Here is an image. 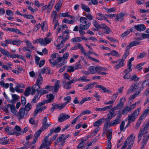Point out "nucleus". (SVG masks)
Segmentation results:
<instances>
[{
	"mask_svg": "<svg viewBox=\"0 0 149 149\" xmlns=\"http://www.w3.org/2000/svg\"><path fill=\"white\" fill-rule=\"evenodd\" d=\"M105 134L107 135V139L108 140V143L107 149H111V144L110 142V141L112 137V130L110 129L106 131V132H104L103 134Z\"/></svg>",
	"mask_w": 149,
	"mask_h": 149,
	"instance_id": "nucleus-5",
	"label": "nucleus"
},
{
	"mask_svg": "<svg viewBox=\"0 0 149 149\" xmlns=\"http://www.w3.org/2000/svg\"><path fill=\"white\" fill-rule=\"evenodd\" d=\"M97 72L99 74H100L102 72H104L107 70V69L102 67L99 66H97Z\"/></svg>",
	"mask_w": 149,
	"mask_h": 149,
	"instance_id": "nucleus-33",
	"label": "nucleus"
},
{
	"mask_svg": "<svg viewBox=\"0 0 149 149\" xmlns=\"http://www.w3.org/2000/svg\"><path fill=\"white\" fill-rule=\"evenodd\" d=\"M66 41V39H63L62 40H61V43L58 45H56V46L58 49H60L63 46V44Z\"/></svg>",
	"mask_w": 149,
	"mask_h": 149,
	"instance_id": "nucleus-51",
	"label": "nucleus"
},
{
	"mask_svg": "<svg viewBox=\"0 0 149 149\" xmlns=\"http://www.w3.org/2000/svg\"><path fill=\"white\" fill-rule=\"evenodd\" d=\"M125 101V98H122L120 99V103L118 104L115 107H113L112 108L114 109V111L118 109H120L122 108L124 105V102Z\"/></svg>",
	"mask_w": 149,
	"mask_h": 149,
	"instance_id": "nucleus-9",
	"label": "nucleus"
},
{
	"mask_svg": "<svg viewBox=\"0 0 149 149\" xmlns=\"http://www.w3.org/2000/svg\"><path fill=\"white\" fill-rule=\"evenodd\" d=\"M5 131L6 132L8 133L10 135H13L15 134L17 135H18L19 134V133H17L16 132H10V130H11V129L9 128V127H7L5 128Z\"/></svg>",
	"mask_w": 149,
	"mask_h": 149,
	"instance_id": "nucleus-39",
	"label": "nucleus"
},
{
	"mask_svg": "<svg viewBox=\"0 0 149 149\" xmlns=\"http://www.w3.org/2000/svg\"><path fill=\"white\" fill-rule=\"evenodd\" d=\"M114 111V109L112 108L107 114V119L110 120L116 116V114H115Z\"/></svg>",
	"mask_w": 149,
	"mask_h": 149,
	"instance_id": "nucleus-13",
	"label": "nucleus"
},
{
	"mask_svg": "<svg viewBox=\"0 0 149 149\" xmlns=\"http://www.w3.org/2000/svg\"><path fill=\"white\" fill-rule=\"evenodd\" d=\"M125 14L124 13L121 12L117 15L116 18L117 20L120 21H122L123 19V17Z\"/></svg>",
	"mask_w": 149,
	"mask_h": 149,
	"instance_id": "nucleus-32",
	"label": "nucleus"
},
{
	"mask_svg": "<svg viewBox=\"0 0 149 149\" xmlns=\"http://www.w3.org/2000/svg\"><path fill=\"white\" fill-rule=\"evenodd\" d=\"M141 37H139L138 38L139 40H142L146 38H149V37L146 33H141Z\"/></svg>",
	"mask_w": 149,
	"mask_h": 149,
	"instance_id": "nucleus-55",
	"label": "nucleus"
},
{
	"mask_svg": "<svg viewBox=\"0 0 149 149\" xmlns=\"http://www.w3.org/2000/svg\"><path fill=\"white\" fill-rule=\"evenodd\" d=\"M82 9L87 12H89L90 11V9L86 5L81 3V4Z\"/></svg>",
	"mask_w": 149,
	"mask_h": 149,
	"instance_id": "nucleus-41",
	"label": "nucleus"
},
{
	"mask_svg": "<svg viewBox=\"0 0 149 149\" xmlns=\"http://www.w3.org/2000/svg\"><path fill=\"white\" fill-rule=\"evenodd\" d=\"M130 111H131V109L129 108V107L128 106H126L121 111V113L123 114H126Z\"/></svg>",
	"mask_w": 149,
	"mask_h": 149,
	"instance_id": "nucleus-30",
	"label": "nucleus"
},
{
	"mask_svg": "<svg viewBox=\"0 0 149 149\" xmlns=\"http://www.w3.org/2000/svg\"><path fill=\"white\" fill-rule=\"evenodd\" d=\"M0 51L4 55L8 57L12 58V54H10L9 52L5 49L0 47Z\"/></svg>",
	"mask_w": 149,
	"mask_h": 149,
	"instance_id": "nucleus-22",
	"label": "nucleus"
},
{
	"mask_svg": "<svg viewBox=\"0 0 149 149\" xmlns=\"http://www.w3.org/2000/svg\"><path fill=\"white\" fill-rule=\"evenodd\" d=\"M27 114V112L25 111V109L24 108H22L19 110V113L16 115L19 119H21Z\"/></svg>",
	"mask_w": 149,
	"mask_h": 149,
	"instance_id": "nucleus-8",
	"label": "nucleus"
},
{
	"mask_svg": "<svg viewBox=\"0 0 149 149\" xmlns=\"http://www.w3.org/2000/svg\"><path fill=\"white\" fill-rule=\"evenodd\" d=\"M53 24L54 25V29H55L56 26H57L59 24L58 22V19H56L55 18H54L53 21Z\"/></svg>",
	"mask_w": 149,
	"mask_h": 149,
	"instance_id": "nucleus-62",
	"label": "nucleus"
},
{
	"mask_svg": "<svg viewBox=\"0 0 149 149\" xmlns=\"http://www.w3.org/2000/svg\"><path fill=\"white\" fill-rule=\"evenodd\" d=\"M149 111V106L144 111L143 114L139 118V120H142L145 117H146L148 114Z\"/></svg>",
	"mask_w": 149,
	"mask_h": 149,
	"instance_id": "nucleus-24",
	"label": "nucleus"
},
{
	"mask_svg": "<svg viewBox=\"0 0 149 149\" xmlns=\"http://www.w3.org/2000/svg\"><path fill=\"white\" fill-rule=\"evenodd\" d=\"M62 4V1L61 0L59 1L55 6V8L56 10H59V9L61 7Z\"/></svg>",
	"mask_w": 149,
	"mask_h": 149,
	"instance_id": "nucleus-44",
	"label": "nucleus"
},
{
	"mask_svg": "<svg viewBox=\"0 0 149 149\" xmlns=\"http://www.w3.org/2000/svg\"><path fill=\"white\" fill-rule=\"evenodd\" d=\"M145 134H144V133L143 132H142V133L141 134V136L139 138V139L138 140V141L139 142L141 139V138L143 135V140L142 142V145L141 147V149H143L145 147V146L146 145V143L148 140L149 139L148 137H146V136L145 135Z\"/></svg>",
	"mask_w": 149,
	"mask_h": 149,
	"instance_id": "nucleus-10",
	"label": "nucleus"
},
{
	"mask_svg": "<svg viewBox=\"0 0 149 149\" xmlns=\"http://www.w3.org/2000/svg\"><path fill=\"white\" fill-rule=\"evenodd\" d=\"M7 138L6 137L0 139V142L3 144H8V141H7Z\"/></svg>",
	"mask_w": 149,
	"mask_h": 149,
	"instance_id": "nucleus-59",
	"label": "nucleus"
},
{
	"mask_svg": "<svg viewBox=\"0 0 149 149\" xmlns=\"http://www.w3.org/2000/svg\"><path fill=\"white\" fill-rule=\"evenodd\" d=\"M77 81L76 78H74L72 80L69 81L63 82L64 87L66 89L70 88H71V84L74 82Z\"/></svg>",
	"mask_w": 149,
	"mask_h": 149,
	"instance_id": "nucleus-12",
	"label": "nucleus"
},
{
	"mask_svg": "<svg viewBox=\"0 0 149 149\" xmlns=\"http://www.w3.org/2000/svg\"><path fill=\"white\" fill-rule=\"evenodd\" d=\"M47 97L48 98L46 100L47 103H49L52 102L54 97V95L52 94H49L47 95Z\"/></svg>",
	"mask_w": 149,
	"mask_h": 149,
	"instance_id": "nucleus-28",
	"label": "nucleus"
},
{
	"mask_svg": "<svg viewBox=\"0 0 149 149\" xmlns=\"http://www.w3.org/2000/svg\"><path fill=\"white\" fill-rule=\"evenodd\" d=\"M67 104L66 102L62 104H56L53 106L52 108L54 109H59L60 110L62 109Z\"/></svg>",
	"mask_w": 149,
	"mask_h": 149,
	"instance_id": "nucleus-19",
	"label": "nucleus"
},
{
	"mask_svg": "<svg viewBox=\"0 0 149 149\" xmlns=\"http://www.w3.org/2000/svg\"><path fill=\"white\" fill-rule=\"evenodd\" d=\"M38 42L41 45L45 46V39L42 38H40L38 40Z\"/></svg>",
	"mask_w": 149,
	"mask_h": 149,
	"instance_id": "nucleus-64",
	"label": "nucleus"
},
{
	"mask_svg": "<svg viewBox=\"0 0 149 149\" xmlns=\"http://www.w3.org/2000/svg\"><path fill=\"white\" fill-rule=\"evenodd\" d=\"M46 108V107L45 106L40 107H36L34 111V116H36L39 113L41 112L42 110L45 109Z\"/></svg>",
	"mask_w": 149,
	"mask_h": 149,
	"instance_id": "nucleus-21",
	"label": "nucleus"
},
{
	"mask_svg": "<svg viewBox=\"0 0 149 149\" xmlns=\"http://www.w3.org/2000/svg\"><path fill=\"white\" fill-rule=\"evenodd\" d=\"M100 28H103V29L102 30L103 32L107 34H109L111 31L110 29L104 24H102V26L100 27Z\"/></svg>",
	"mask_w": 149,
	"mask_h": 149,
	"instance_id": "nucleus-18",
	"label": "nucleus"
},
{
	"mask_svg": "<svg viewBox=\"0 0 149 149\" xmlns=\"http://www.w3.org/2000/svg\"><path fill=\"white\" fill-rule=\"evenodd\" d=\"M71 41L73 42H77L81 41V38L80 37H76L72 38Z\"/></svg>",
	"mask_w": 149,
	"mask_h": 149,
	"instance_id": "nucleus-45",
	"label": "nucleus"
},
{
	"mask_svg": "<svg viewBox=\"0 0 149 149\" xmlns=\"http://www.w3.org/2000/svg\"><path fill=\"white\" fill-rule=\"evenodd\" d=\"M49 69L47 67L43 68L41 70L40 73L42 74H43L46 72V74H49L50 73L49 72Z\"/></svg>",
	"mask_w": 149,
	"mask_h": 149,
	"instance_id": "nucleus-50",
	"label": "nucleus"
},
{
	"mask_svg": "<svg viewBox=\"0 0 149 149\" xmlns=\"http://www.w3.org/2000/svg\"><path fill=\"white\" fill-rule=\"evenodd\" d=\"M112 106L110 105L108 106H106L103 108L96 107L94 108V110L96 111H105L108 109H110L112 107Z\"/></svg>",
	"mask_w": 149,
	"mask_h": 149,
	"instance_id": "nucleus-23",
	"label": "nucleus"
},
{
	"mask_svg": "<svg viewBox=\"0 0 149 149\" xmlns=\"http://www.w3.org/2000/svg\"><path fill=\"white\" fill-rule=\"evenodd\" d=\"M75 70V68L73 66H68L67 67V70L68 72H72Z\"/></svg>",
	"mask_w": 149,
	"mask_h": 149,
	"instance_id": "nucleus-58",
	"label": "nucleus"
},
{
	"mask_svg": "<svg viewBox=\"0 0 149 149\" xmlns=\"http://www.w3.org/2000/svg\"><path fill=\"white\" fill-rule=\"evenodd\" d=\"M95 86L96 88H100V90L103 91L104 92H107L109 93H111V91L107 89L101 85H96Z\"/></svg>",
	"mask_w": 149,
	"mask_h": 149,
	"instance_id": "nucleus-29",
	"label": "nucleus"
},
{
	"mask_svg": "<svg viewBox=\"0 0 149 149\" xmlns=\"http://www.w3.org/2000/svg\"><path fill=\"white\" fill-rule=\"evenodd\" d=\"M8 107H10L11 111L13 113L16 114L17 111L15 109V107L13 105L9 104Z\"/></svg>",
	"mask_w": 149,
	"mask_h": 149,
	"instance_id": "nucleus-53",
	"label": "nucleus"
},
{
	"mask_svg": "<svg viewBox=\"0 0 149 149\" xmlns=\"http://www.w3.org/2000/svg\"><path fill=\"white\" fill-rule=\"evenodd\" d=\"M135 28L137 31H141L145 30L146 29V27L143 24H139L135 25Z\"/></svg>",
	"mask_w": 149,
	"mask_h": 149,
	"instance_id": "nucleus-17",
	"label": "nucleus"
},
{
	"mask_svg": "<svg viewBox=\"0 0 149 149\" xmlns=\"http://www.w3.org/2000/svg\"><path fill=\"white\" fill-rule=\"evenodd\" d=\"M43 81V78L40 75H39L37 78L36 81V85H34L32 87V91L31 93L34 94L36 91H38L39 90L40 87V85L42 84Z\"/></svg>",
	"mask_w": 149,
	"mask_h": 149,
	"instance_id": "nucleus-3",
	"label": "nucleus"
},
{
	"mask_svg": "<svg viewBox=\"0 0 149 149\" xmlns=\"http://www.w3.org/2000/svg\"><path fill=\"white\" fill-rule=\"evenodd\" d=\"M68 13L67 12L65 13H61L60 14L61 16L62 17H67L71 18H74V17L73 16H72L68 14Z\"/></svg>",
	"mask_w": 149,
	"mask_h": 149,
	"instance_id": "nucleus-54",
	"label": "nucleus"
},
{
	"mask_svg": "<svg viewBox=\"0 0 149 149\" xmlns=\"http://www.w3.org/2000/svg\"><path fill=\"white\" fill-rule=\"evenodd\" d=\"M141 108L139 107L135 110L132 113L128 116L127 117L128 121V125H129L132 122H134L139 115Z\"/></svg>",
	"mask_w": 149,
	"mask_h": 149,
	"instance_id": "nucleus-4",
	"label": "nucleus"
},
{
	"mask_svg": "<svg viewBox=\"0 0 149 149\" xmlns=\"http://www.w3.org/2000/svg\"><path fill=\"white\" fill-rule=\"evenodd\" d=\"M106 119V118H102L99 119L94 123L93 126L95 127L100 126L105 120Z\"/></svg>",
	"mask_w": 149,
	"mask_h": 149,
	"instance_id": "nucleus-25",
	"label": "nucleus"
},
{
	"mask_svg": "<svg viewBox=\"0 0 149 149\" xmlns=\"http://www.w3.org/2000/svg\"><path fill=\"white\" fill-rule=\"evenodd\" d=\"M90 22H88V23L85 25L82 24H80L79 26V32L80 34L81 35H83L85 33V32L83 30L87 29H88L90 25Z\"/></svg>",
	"mask_w": 149,
	"mask_h": 149,
	"instance_id": "nucleus-6",
	"label": "nucleus"
},
{
	"mask_svg": "<svg viewBox=\"0 0 149 149\" xmlns=\"http://www.w3.org/2000/svg\"><path fill=\"white\" fill-rule=\"evenodd\" d=\"M119 118H117L116 119L111 121L110 123L111 126H112L119 124L120 122Z\"/></svg>",
	"mask_w": 149,
	"mask_h": 149,
	"instance_id": "nucleus-38",
	"label": "nucleus"
},
{
	"mask_svg": "<svg viewBox=\"0 0 149 149\" xmlns=\"http://www.w3.org/2000/svg\"><path fill=\"white\" fill-rule=\"evenodd\" d=\"M51 123H45L44 124H42V126L40 128L43 131L45 130V129H47L48 127L51 125Z\"/></svg>",
	"mask_w": 149,
	"mask_h": 149,
	"instance_id": "nucleus-46",
	"label": "nucleus"
},
{
	"mask_svg": "<svg viewBox=\"0 0 149 149\" xmlns=\"http://www.w3.org/2000/svg\"><path fill=\"white\" fill-rule=\"evenodd\" d=\"M89 69L91 74H93L97 72V66L96 67L94 66L90 67H89Z\"/></svg>",
	"mask_w": 149,
	"mask_h": 149,
	"instance_id": "nucleus-43",
	"label": "nucleus"
},
{
	"mask_svg": "<svg viewBox=\"0 0 149 149\" xmlns=\"http://www.w3.org/2000/svg\"><path fill=\"white\" fill-rule=\"evenodd\" d=\"M70 135L69 134H68L66 135H65L64 134H62L57 138L56 140V142L58 143L61 141H62V142L61 143L60 145H61V146H63L64 145L66 139Z\"/></svg>",
	"mask_w": 149,
	"mask_h": 149,
	"instance_id": "nucleus-7",
	"label": "nucleus"
},
{
	"mask_svg": "<svg viewBox=\"0 0 149 149\" xmlns=\"http://www.w3.org/2000/svg\"><path fill=\"white\" fill-rule=\"evenodd\" d=\"M97 15L96 19L100 21L104 20L108 22H109L108 18L106 17V14L104 15L100 13H96Z\"/></svg>",
	"mask_w": 149,
	"mask_h": 149,
	"instance_id": "nucleus-11",
	"label": "nucleus"
},
{
	"mask_svg": "<svg viewBox=\"0 0 149 149\" xmlns=\"http://www.w3.org/2000/svg\"><path fill=\"white\" fill-rule=\"evenodd\" d=\"M48 139H45V137L44 138L42 143L41 145V147H48L50 145L51 142L50 141L48 140Z\"/></svg>",
	"mask_w": 149,
	"mask_h": 149,
	"instance_id": "nucleus-20",
	"label": "nucleus"
},
{
	"mask_svg": "<svg viewBox=\"0 0 149 149\" xmlns=\"http://www.w3.org/2000/svg\"><path fill=\"white\" fill-rule=\"evenodd\" d=\"M138 87L136 84H133L130 87L129 90V92H134L138 89Z\"/></svg>",
	"mask_w": 149,
	"mask_h": 149,
	"instance_id": "nucleus-34",
	"label": "nucleus"
},
{
	"mask_svg": "<svg viewBox=\"0 0 149 149\" xmlns=\"http://www.w3.org/2000/svg\"><path fill=\"white\" fill-rule=\"evenodd\" d=\"M41 26L42 30L43 31H45L47 29L48 26L46 21H44L41 23Z\"/></svg>",
	"mask_w": 149,
	"mask_h": 149,
	"instance_id": "nucleus-31",
	"label": "nucleus"
},
{
	"mask_svg": "<svg viewBox=\"0 0 149 149\" xmlns=\"http://www.w3.org/2000/svg\"><path fill=\"white\" fill-rule=\"evenodd\" d=\"M117 61L118 62V63L116 64L114 66L115 69L117 70L124 65V61L120 59L117 60Z\"/></svg>",
	"mask_w": 149,
	"mask_h": 149,
	"instance_id": "nucleus-15",
	"label": "nucleus"
},
{
	"mask_svg": "<svg viewBox=\"0 0 149 149\" xmlns=\"http://www.w3.org/2000/svg\"><path fill=\"white\" fill-rule=\"evenodd\" d=\"M47 50L46 48H44L42 51V52L37 51V52L38 54L42 55L43 54H47Z\"/></svg>",
	"mask_w": 149,
	"mask_h": 149,
	"instance_id": "nucleus-63",
	"label": "nucleus"
},
{
	"mask_svg": "<svg viewBox=\"0 0 149 149\" xmlns=\"http://www.w3.org/2000/svg\"><path fill=\"white\" fill-rule=\"evenodd\" d=\"M69 56V53L68 52L65 53L63 55V57H59L57 59V60L58 62H60L61 61H62L63 59H67Z\"/></svg>",
	"mask_w": 149,
	"mask_h": 149,
	"instance_id": "nucleus-35",
	"label": "nucleus"
},
{
	"mask_svg": "<svg viewBox=\"0 0 149 149\" xmlns=\"http://www.w3.org/2000/svg\"><path fill=\"white\" fill-rule=\"evenodd\" d=\"M21 86L20 84H17L15 88V90L18 93H22L23 91V90L20 88Z\"/></svg>",
	"mask_w": 149,
	"mask_h": 149,
	"instance_id": "nucleus-49",
	"label": "nucleus"
},
{
	"mask_svg": "<svg viewBox=\"0 0 149 149\" xmlns=\"http://www.w3.org/2000/svg\"><path fill=\"white\" fill-rule=\"evenodd\" d=\"M13 44L18 46L21 44L22 42L18 39H17L13 40Z\"/></svg>",
	"mask_w": 149,
	"mask_h": 149,
	"instance_id": "nucleus-60",
	"label": "nucleus"
},
{
	"mask_svg": "<svg viewBox=\"0 0 149 149\" xmlns=\"http://www.w3.org/2000/svg\"><path fill=\"white\" fill-rule=\"evenodd\" d=\"M70 116L66 114L61 113L58 117V120L60 122H62L70 118Z\"/></svg>",
	"mask_w": 149,
	"mask_h": 149,
	"instance_id": "nucleus-14",
	"label": "nucleus"
},
{
	"mask_svg": "<svg viewBox=\"0 0 149 149\" xmlns=\"http://www.w3.org/2000/svg\"><path fill=\"white\" fill-rule=\"evenodd\" d=\"M149 126V123H147L146 125H145L144 128H143V129L142 130L140 131L138 136V138H139L142 135H141V133H142V132H143L144 133V134H145L146 133H147L146 130L147 129H148Z\"/></svg>",
	"mask_w": 149,
	"mask_h": 149,
	"instance_id": "nucleus-26",
	"label": "nucleus"
},
{
	"mask_svg": "<svg viewBox=\"0 0 149 149\" xmlns=\"http://www.w3.org/2000/svg\"><path fill=\"white\" fill-rule=\"evenodd\" d=\"M111 55L113 56L116 57H119L120 55L118 53V52L116 50H113L111 52Z\"/></svg>",
	"mask_w": 149,
	"mask_h": 149,
	"instance_id": "nucleus-61",
	"label": "nucleus"
},
{
	"mask_svg": "<svg viewBox=\"0 0 149 149\" xmlns=\"http://www.w3.org/2000/svg\"><path fill=\"white\" fill-rule=\"evenodd\" d=\"M25 43H26V46L29 48L34 49V47L32 45L31 43L26 39L24 40Z\"/></svg>",
	"mask_w": 149,
	"mask_h": 149,
	"instance_id": "nucleus-37",
	"label": "nucleus"
},
{
	"mask_svg": "<svg viewBox=\"0 0 149 149\" xmlns=\"http://www.w3.org/2000/svg\"><path fill=\"white\" fill-rule=\"evenodd\" d=\"M58 54L56 53H54L51 55L52 59L49 60V62L51 63H52L54 65L57 64L59 62H58L57 59L55 61H54L53 59L55 58L56 57V55H58Z\"/></svg>",
	"mask_w": 149,
	"mask_h": 149,
	"instance_id": "nucleus-16",
	"label": "nucleus"
},
{
	"mask_svg": "<svg viewBox=\"0 0 149 149\" xmlns=\"http://www.w3.org/2000/svg\"><path fill=\"white\" fill-rule=\"evenodd\" d=\"M32 91V88H31L30 87H29L27 88L25 92V95L26 96H27L29 95L31 93H31V92Z\"/></svg>",
	"mask_w": 149,
	"mask_h": 149,
	"instance_id": "nucleus-56",
	"label": "nucleus"
},
{
	"mask_svg": "<svg viewBox=\"0 0 149 149\" xmlns=\"http://www.w3.org/2000/svg\"><path fill=\"white\" fill-rule=\"evenodd\" d=\"M87 19L86 17H81L80 18V22L81 24L84 25V24H88V23H87Z\"/></svg>",
	"mask_w": 149,
	"mask_h": 149,
	"instance_id": "nucleus-40",
	"label": "nucleus"
},
{
	"mask_svg": "<svg viewBox=\"0 0 149 149\" xmlns=\"http://www.w3.org/2000/svg\"><path fill=\"white\" fill-rule=\"evenodd\" d=\"M12 97L13 100L11 101V102H13L16 101L17 100H19L20 98L19 96L15 94H12Z\"/></svg>",
	"mask_w": 149,
	"mask_h": 149,
	"instance_id": "nucleus-52",
	"label": "nucleus"
},
{
	"mask_svg": "<svg viewBox=\"0 0 149 149\" xmlns=\"http://www.w3.org/2000/svg\"><path fill=\"white\" fill-rule=\"evenodd\" d=\"M60 83V81L58 80L56 81L54 86H47L45 88H42L39 92L41 95H44L48 93L49 91L56 92L59 88Z\"/></svg>",
	"mask_w": 149,
	"mask_h": 149,
	"instance_id": "nucleus-1",
	"label": "nucleus"
},
{
	"mask_svg": "<svg viewBox=\"0 0 149 149\" xmlns=\"http://www.w3.org/2000/svg\"><path fill=\"white\" fill-rule=\"evenodd\" d=\"M140 43L139 42L136 41H133L129 44V45L126 47V49L127 50L129 49L131 47L134 46L139 45Z\"/></svg>",
	"mask_w": 149,
	"mask_h": 149,
	"instance_id": "nucleus-27",
	"label": "nucleus"
},
{
	"mask_svg": "<svg viewBox=\"0 0 149 149\" xmlns=\"http://www.w3.org/2000/svg\"><path fill=\"white\" fill-rule=\"evenodd\" d=\"M17 58L21 59L24 62H26V60L24 58V57L22 56L19 55L18 54H12V58Z\"/></svg>",
	"mask_w": 149,
	"mask_h": 149,
	"instance_id": "nucleus-36",
	"label": "nucleus"
},
{
	"mask_svg": "<svg viewBox=\"0 0 149 149\" xmlns=\"http://www.w3.org/2000/svg\"><path fill=\"white\" fill-rule=\"evenodd\" d=\"M135 139V136L133 134L130 135L125 141L121 149H130L132 146Z\"/></svg>",
	"mask_w": 149,
	"mask_h": 149,
	"instance_id": "nucleus-2",
	"label": "nucleus"
},
{
	"mask_svg": "<svg viewBox=\"0 0 149 149\" xmlns=\"http://www.w3.org/2000/svg\"><path fill=\"white\" fill-rule=\"evenodd\" d=\"M77 81H82L83 82H88L90 81V80L86 79V77L85 76H83L80 77L79 78L77 79L76 78Z\"/></svg>",
	"mask_w": 149,
	"mask_h": 149,
	"instance_id": "nucleus-47",
	"label": "nucleus"
},
{
	"mask_svg": "<svg viewBox=\"0 0 149 149\" xmlns=\"http://www.w3.org/2000/svg\"><path fill=\"white\" fill-rule=\"evenodd\" d=\"M29 122L30 124L33 125H37L38 123V122H36L35 118L33 117L29 119Z\"/></svg>",
	"mask_w": 149,
	"mask_h": 149,
	"instance_id": "nucleus-48",
	"label": "nucleus"
},
{
	"mask_svg": "<svg viewBox=\"0 0 149 149\" xmlns=\"http://www.w3.org/2000/svg\"><path fill=\"white\" fill-rule=\"evenodd\" d=\"M96 84V82L90 84H89L86 86L84 87V89L85 90H87L93 88L94 86Z\"/></svg>",
	"mask_w": 149,
	"mask_h": 149,
	"instance_id": "nucleus-42",
	"label": "nucleus"
},
{
	"mask_svg": "<svg viewBox=\"0 0 149 149\" xmlns=\"http://www.w3.org/2000/svg\"><path fill=\"white\" fill-rule=\"evenodd\" d=\"M104 9L107 13L114 12L116 10V8L114 7L110 8H108L106 7H105L104 8Z\"/></svg>",
	"mask_w": 149,
	"mask_h": 149,
	"instance_id": "nucleus-57",
	"label": "nucleus"
}]
</instances>
